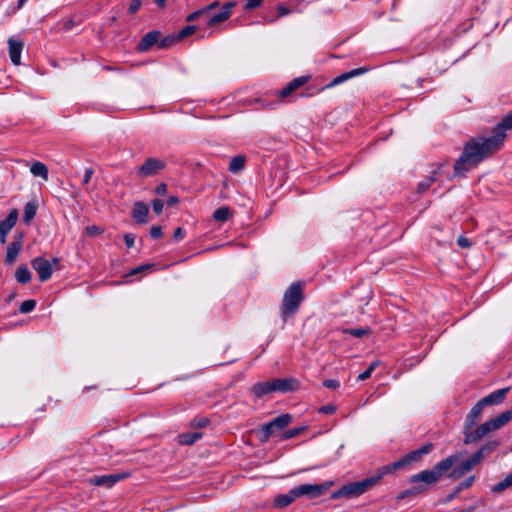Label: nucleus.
Returning <instances> with one entry per match:
<instances>
[{
  "label": "nucleus",
  "instance_id": "obj_1",
  "mask_svg": "<svg viewBox=\"0 0 512 512\" xmlns=\"http://www.w3.org/2000/svg\"><path fill=\"white\" fill-rule=\"evenodd\" d=\"M512 129V112L507 114L486 138H473L468 141L462 154L454 164L456 174L467 172L488 156L498 151L506 138V131Z\"/></svg>",
  "mask_w": 512,
  "mask_h": 512
},
{
  "label": "nucleus",
  "instance_id": "obj_2",
  "mask_svg": "<svg viewBox=\"0 0 512 512\" xmlns=\"http://www.w3.org/2000/svg\"><path fill=\"white\" fill-rule=\"evenodd\" d=\"M462 458L461 453H456L438 462L431 470H423L417 474L410 476L409 482L413 484L423 483L425 485H433L449 471L452 466Z\"/></svg>",
  "mask_w": 512,
  "mask_h": 512
},
{
  "label": "nucleus",
  "instance_id": "obj_3",
  "mask_svg": "<svg viewBox=\"0 0 512 512\" xmlns=\"http://www.w3.org/2000/svg\"><path fill=\"white\" fill-rule=\"evenodd\" d=\"M382 469L379 468L376 475L365 478L361 481L351 482L343 485L331 494L332 499L352 498L364 494L366 491L374 487L383 478Z\"/></svg>",
  "mask_w": 512,
  "mask_h": 512
},
{
  "label": "nucleus",
  "instance_id": "obj_4",
  "mask_svg": "<svg viewBox=\"0 0 512 512\" xmlns=\"http://www.w3.org/2000/svg\"><path fill=\"white\" fill-rule=\"evenodd\" d=\"M303 299V285L301 282H295L286 289L280 307V314L284 321L298 311Z\"/></svg>",
  "mask_w": 512,
  "mask_h": 512
},
{
  "label": "nucleus",
  "instance_id": "obj_5",
  "mask_svg": "<svg viewBox=\"0 0 512 512\" xmlns=\"http://www.w3.org/2000/svg\"><path fill=\"white\" fill-rule=\"evenodd\" d=\"M218 6H219V1H214L206 6L202 7V9L206 15V18H207L206 26L208 28L216 27V26L224 23L225 21H227L231 17V15L233 13V9L236 7V2L228 1L220 7V10L218 12L212 14V12Z\"/></svg>",
  "mask_w": 512,
  "mask_h": 512
},
{
  "label": "nucleus",
  "instance_id": "obj_6",
  "mask_svg": "<svg viewBox=\"0 0 512 512\" xmlns=\"http://www.w3.org/2000/svg\"><path fill=\"white\" fill-rule=\"evenodd\" d=\"M432 449H433V444L427 443V444L421 446L420 448L407 453L399 460H397L389 465L382 466L381 467L382 474H384V475L391 474L407 465L419 462L423 458V456L430 453L432 451Z\"/></svg>",
  "mask_w": 512,
  "mask_h": 512
},
{
  "label": "nucleus",
  "instance_id": "obj_7",
  "mask_svg": "<svg viewBox=\"0 0 512 512\" xmlns=\"http://www.w3.org/2000/svg\"><path fill=\"white\" fill-rule=\"evenodd\" d=\"M292 421V416L288 413L282 414L270 422L264 424L260 430V439L262 442L268 441V439L274 435L277 431H281L286 428Z\"/></svg>",
  "mask_w": 512,
  "mask_h": 512
},
{
  "label": "nucleus",
  "instance_id": "obj_8",
  "mask_svg": "<svg viewBox=\"0 0 512 512\" xmlns=\"http://www.w3.org/2000/svg\"><path fill=\"white\" fill-rule=\"evenodd\" d=\"M333 485V481H325L320 484H301L297 487H294V489L298 498L307 497L309 499H314L325 494L326 491Z\"/></svg>",
  "mask_w": 512,
  "mask_h": 512
},
{
  "label": "nucleus",
  "instance_id": "obj_9",
  "mask_svg": "<svg viewBox=\"0 0 512 512\" xmlns=\"http://www.w3.org/2000/svg\"><path fill=\"white\" fill-rule=\"evenodd\" d=\"M58 263L59 259L56 257L51 261L43 257H36L31 261L32 268L37 272L41 282H45L51 278L53 266L58 265Z\"/></svg>",
  "mask_w": 512,
  "mask_h": 512
},
{
  "label": "nucleus",
  "instance_id": "obj_10",
  "mask_svg": "<svg viewBox=\"0 0 512 512\" xmlns=\"http://www.w3.org/2000/svg\"><path fill=\"white\" fill-rule=\"evenodd\" d=\"M166 167L165 161L153 157L147 158L137 169L139 178H147L157 175Z\"/></svg>",
  "mask_w": 512,
  "mask_h": 512
},
{
  "label": "nucleus",
  "instance_id": "obj_11",
  "mask_svg": "<svg viewBox=\"0 0 512 512\" xmlns=\"http://www.w3.org/2000/svg\"><path fill=\"white\" fill-rule=\"evenodd\" d=\"M482 459L480 458V454L476 452L470 456L467 460L462 462L460 465L456 466L450 473L451 478H460L471 471L475 466H477Z\"/></svg>",
  "mask_w": 512,
  "mask_h": 512
},
{
  "label": "nucleus",
  "instance_id": "obj_12",
  "mask_svg": "<svg viewBox=\"0 0 512 512\" xmlns=\"http://www.w3.org/2000/svg\"><path fill=\"white\" fill-rule=\"evenodd\" d=\"M124 478V474H109L102 476H93L89 478L87 482L94 486H104L106 488H110Z\"/></svg>",
  "mask_w": 512,
  "mask_h": 512
},
{
  "label": "nucleus",
  "instance_id": "obj_13",
  "mask_svg": "<svg viewBox=\"0 0 512 512\" xmlns=\"http://www.w3.org/2000/svg\"><path fill=\"white\" fill-rule=\"evenodd\" d=\"M472 428H466L464 426V443L465 444H471L475 443L478 440H480L482 437H484L486 434L490 433L488 425L485 423L481 424L479 427H477L475 430H471Z\"/></svg>",
  "mask_w": 512,
  "mask_h": 512
},
{
  "label": "nucleus",
  "instance_id": "obj_14",
  "mask_svg": "<svg viewBox=\"0 0 512 512\" xmlns=\"http://www.w3.org/2000/svg\"><path fill=\"white\" fill-rule=\"evenodd\" d=\"M309 78L310 76H300L293 79L278 92L279 98L284 99L290 96L294 91L305 85L308 82Z\"/></svg>",
  "mask_w": 512,
  "mask_h": 512
},
{
  "label": "nucleus",
  "instance_id": "obj_15",
  "mask_svg": "<svg viewBox=\"0 0 512 512\" xmlns=\"http://www.w3.org/2000/svg\"><path fill=\"white\" fill-rule=\"evenodd\" d=\"M160 38V32L157 30L150 31L146 33L141 41L137 44L138 52H146L148 51L154 44L158 42Z\"/></svg>",
  "mask_w": 512,
  "mask_h": 512
},
{
  "label": "nucleus",
  "instance_id": "obj_16",
  "mask_svg": "<svg viewBox=\"0 0 512 512\" xmlns=\"http://www.w3.org/2000/svg\"><path fill=\"white\" fill-rule=\"evenodd\" d=\"M368 69L364 67L352 69L350 71L344 72L341 75L335 77L327 86L326 88H332L334 86H337L353 77L360 76L367 72Z\"/></svg>",
  "mask_w": 512,
  "mask_h": 512
},
{
  "label": "nucleus",
  "instance_id": "obj_17",
  "mask_svg": "<svg viewBox=\"0 0 512 512\" xmlns=\"http://www.w3.org/2000/svg\"><path fill=\"white\" fill-rule=\"evenodd\" d=\"M510 388H502L496 391H493L492 393L488 394L484 398H482L480 401L485 406L487 405H497L503 402L505 399L507 393L509 392Z\"/></svg>",
  "mask_w": 512,
  "mask_h": 512
},
{
  "label": "nucleus",
  "instance_id": "obj_18",
  "mask_svg": "<svg viewBox=\"0 0 512 512\" xmlns=\"http://www.w3.org/2000/svg\"><path fill=\"white\" fill-rule=\"evenodd\" d=\"M9 57L14 65H19L21 60V53L23 50V42L13 38L8 39Z\"/></svg>",
  "mask_w": 512,
  "mask_h": 512
},
{
  "label": "nucleus",
  "instance_id": "obj_19",
  "mask_svg": "<svg viewBox=\"0 0 512 512\" xmlns=\"http://www.w3.org/2000/svg\"><path fill=\"white\" fill-rule=\"evenodd\" d=\"M512 419V410H508L502 412L497 417L486 421V424L489 427L490 432L495 431L505 424H507Z\"/></svg>",
  "mask_w": 512,
  "mask_h": 512
},
{
  "label": "nucleus",
  "instance_id": "obj_20",
  "mask_svg": "<svg viewBox=\"0 0 512 512\" xmlns=\"http://www.w3.org/2000/svg\"><path fill=\"white\" fill-rule=\"evenodd\" d=\"M483 408L484 405L481 403L480 400L471 408V410L469 411L465 418L464 426H466V428H473L477 424Z\"/></svg>",
  "mask_w": 512,
  "mask_h": 512
},
{
  "label": "nucleus",
  "instance_id": "obj_21",
  "mask_svg": "<svg viewBox=\"0 0 512 512\" xmlns=\"http://www.w3.org/2000/svg\"><path fill=\"white\" fill-rule=\"evenodd\" d=\"M148 212V206L145 203L138 201L134 204L133 207V218L136 222L140 224L147 223Z\"/></svg>",
  "mask_w": 512,
  "mask_h": 512
},
{
  "label": "nucleus",
  "instance_id": "obj_22",
  "mask_svg": "<svg viewBox=\"0 0 512 512\" xmlns=\"http://www.w3.org/2000/svg\"><path fill=\"white\" fill-rule=\"evenodd\" d=\"M297 494L294 488L286 494H279L274 498V505L278 508H285L292 504L297 499Z\"/></svg>",
  "mask_w": 512,
  "mask_h": 512
},
{
  "label": "nucleus",
  "instance_id": "obj_23",
  "mask_svg": "<svg viewBox=\"0 0 512 512\" xmlns=\"http://www.w3.org/2000/svg\"><path fill=\"white\" fill-rule=\"evenodd\" d=\"M18 210L16 208L12 209L8 216L0 222V231L9 233L11 229L15 226L18 220Z\"/></svg>",
  "mask_w": 512,
  "mask_h": 512
},
{
  "label": "nucleus",
  "instance_id": "obj_24",
  "mask_svg": "<svg viewBox=\"0 0 512 512\" xmlns=\"http://www.w3.org/2000/svg\"><path fill=\"white\" fill-rule=\"evenodd\" d=\"M274 391H275V387H274L273 380L266 381V382H258L252 388V392L257 397H262V396L267 395Z\"/></svg>",
  "mask_w": 512,
  "mask_h": 512
},
{
  "label": "nucleus",
  "instance_id": "obj_25",
  "mask_svg": "<svg viewBox=\"0 0 512 512\" xmlns=\"http://www.w3.org/2000/svg\"><path fill=\"white\" fill-rule=\"evenodd\" d=\"M38 209V203L35 199L27 202L24 206V214H23V222L25 224H30V222L34 219L36 212Z\"/></svg>",
  "mask_w": 512,
  "mask_h": 512
},
{
  "label": "nucleus",
  "instance_id": "obj_26",
  "mask_svg": "<svg viewBox=\"0 0 512 512\" xmlns=\"http://www.w3.org/2000/svg\"><path fill=\"white\" fill-rule=\"evenodd\" d=\"M275 391L288 392L295 389L296 381L293 379H273Z\"/></svg>",
  "mask_w": 512,
  "mask_h": 512
},
{
  "label": "nucleus",
  "instance_id": "obj_27",
  "mask_svg": "<svg viewBox=\"0 0 512 512\" xmlns=\"http://www.w3.org/2000/svg\"><path fill=\"white\" fill-rule=\"evenodd\" d=\"M30 172L36 177H41L44 181L48 180V168L42 162L35 161L32 163Z\"/></svg>",
  "mask_w": 512,
  "mask_h": 512
},
{
  "label": "nucleus",
  "instance_id": "obj_28",
  "mask_svg": "<svg viewBox=\"0 0 512 512\" xmlns=\"http://www.w3.org/2000/svg\"><path fill=\"white\" fill-rule=\"evenodd\" d=\"M202 437L200 432H187L178 436V442L181 445H192Z\"/></svg>",
  "mask_w": 512,
  "mask_h": 512
},
{
  "label": "nucleus",
  "instance_id": "obj_29",
  "mask_svg": "<svg viewBox=\"0 0 512 512\" xmlns=\"http://www.w3.org/2000/svg\"><path fill=\"white\" fill-rule=\"evenodd\" d=\"M19 251H20V246L17 243H15V242L10 243L7 247L5 262L7 264H13L19 254Z\"/></svg>",
  "mask_w": 512,
  "mask_h": 512
},
{
  "label": "nucleus",
  "instance_id": "obj_30",
  "mask_svg": "<svg viewBox=\"0 0 512 512\" xmlns=\"http://www.w3.org/2000/svg\"><path fill=\"white\" fill-rule=\"evenodd\" d=\"M245 165V157L242 155L234 156L229 163V171L232 173H238L243 170Z\"/></svg>",
  "mask_w": 512,
  "mask_h": 512
},
{
  "label": "nucleus",
  "instance_id": "obj_31",
  "mask_svg": "<svg viewBox=\"0 0 512 512\" xmlns=\"http://www.w3.org/2000/svg\"><path fill=\"white\" fill-rule=\"evenodd\" d=\"M16 280L21 284H26L31 281V272L26 266H20L15 272Z\"/></svg>",
  "mask_w": 512,
  "mask_h": 512
},
{
  "label": "nucleus",
  "instance_id": "obj_32",
  "mask_svg": "<svg viewBox=\"0 0 512 512\" xmlns=\"http://www.w3.org/2000/svg\"><path fill=\"white\" fill-rule=\"evenodd\" d=\"M511 486H512V472L509 473L502 481L495 484L491 488V491L493 493H500Z\"/></svg>",
  "mask_w": 512,
  "mask_h": 512
},
{
  "label": "nucleus",
  "instance_id": "obj_33",
  "mask_svg": "<svg viewBox=\"0 0 512 512\" xmlns=\"http://www.w3.org/2000/svg\"><path fill=\"white\" fill-rule=\"evenodd\" d=\"M231 211L229 207L223 206L216 209L213 213V219L218 222H225L229 219Z\"/></svg>",
  "mask_w": 512,
  "mask_h": 512
},
{
  "label": "nucleus",
  "instance_id": "obj_34",
  "mask_svg": "<svg viewBox=\"0 0 512 512\" xmlns=\"http://www.w3.org/2000/svg\"><path fill=\"white\" fill-rule=\"evenodd\" d=\"M345 334H349L355 338H362L371 333L369 328H348L343 331Z\"/></svg>",
  "mask_w": 512,
  "mask_h": 512
},
{
  "label": "nucleus",
  "instance_id": "obj_35",
  "mask_svg": "<svg viewBox=\"0 0 512 512\" xmlns=\"http://www.w3.org/2000/svg\"><path fill=\"white\" fill-rule=\"evenodd\" d=\"M437 175H438L437 171H433L431 176H429L424 181L420 182L417 187V192L423 193L426 190H428V188L431 186V184L436 180Z\"/></svg>",
  "mask_w": 512,
  "mask_h": 512
},
{
  "label": "nucleus",
  "instance_id": "obj_36",
  "mask_svg": "<svg viewBox=\"0 0 512 512\" xmlns=\"http://www.w3.org/2000/svg\"><path fill=\"white\" fill-rule=\"evenodd\" d=\"M426 490V488L423 486V485H417V486H414L410 489H407V490H404L402 491L398 498L399 499H404L406 497H410V496H414V495H417L419 493H422Z\"/></svg>",
  "mask_w": 512,
  "mask_h": 512
},
{
  "label": "nucleus",
  "instance_id": "obj_37",
  "mask_svg": "<svg viewBox=\"0 0 512 512\" xmlns=\"http://www.w3.org/2000/svg\"><path fill=\"white\" fill-rule=\"evenodd\" d=\"M498 445V441L489 442L483 445L478 451H476V453L480 454V458L483 460L485 456L491 453Z\"/></svg>",
  "mask_w": 512,
  "mask_h": 512
},
{
  "label": "nucleus",
  "instance_id": "obj_38",
  "mask_svg": "<svg viewBox=\"0 0 512 512\" xmlns=\"http://www.w3.org/2000/svg\"><path fill=\"white\" fill-rule=\"evenodd\" d=\"M378 365H379V361H373L372 363H370V365L368 366V368L365 371H363L362 373H360L358 375L357 379L359 381L367 380L368 378L371 377V374L378 367Z\"/></svg>",
  "mask_w": 512,
  "mask_h": 512
},
{
  "label": "nucleus",
  "instance_id": "obj_39",
  "mask_svg": "<svg viewBox=\"0 0 512 512\" xmlns=\"http://www.w3.org/2000/svg\"><path fill=\"white\" fill-rule=\"evenodd\" d=\"M304 430H305V427H297V428L289 429L282 434L281 439L287 440V439L294 438V437L300 435Z\"/></svg>",
  "mask_w": 512,
  "mask_h": 512
},
{
  "label": "nucleus",
  "instance_id": "obj_40",
  "mask_svg": "<svg viewBox=\"0 0 512 512\" xmlns=\"http://www.w3.org/2000/svg\"><path fill=\"white\" fill-rule=\"evenodd\" d=\"M35 306H36L35 300H32V299L26 300V301L22 302V304L20 305L19 311L22 314H26V313H29L32 310H34Z\"/></svg>",
  "mask_w": 512,
  "mask_h": 512
},
{
  "label": "nucleus",
  "instance_id": "obj_41",
  "mask_svg": "<svg viewBox=\"0 0 512 512\" xmlns=\"http://www.w3.org/2000/svg\"><path fill=\"white\" fill-rule=\"evenodd\" d=\"M196 31H197L196 25H187L180 30L178 36L180 39H184V38L194 34Z\"/></svg>",
  "mask_w": 512,
  "mask_h": 512
},
{
  "label": "nucleus",
  "instance_id": "obj_42",
  "mask_svg": "<svg viewBox=\"0 0 512 512\" xmlns=\"http://www.w3.org/2000/svg\"><path fill=\"white\" fill-rule=\"evenodd\" d=\"M275 10H276L277 17H279V18L289 15L292 12V10L284 4L277 5Z\"/></svg>",
  "mask_w": 512,
  "mask_h": 512
},
{
  "label": "nucleus",
  "instance_id": "obj_43",
  "mask_svg": "<svg viewBox=\"0 0 512 512\" xmlns=\"http://www.w3.org/2000/svg\"><path fill=\"white\" fill-rule=\"evenodd\" d=\"M201 17H206L204 11L202 8L190 13L187 17H186V22H193Z\"/></svg>",
  "mask_w": 512,
  "mask_h": 512
},
{
  "label": "nucleus",
  "instance_id": "obj_44",
  "mask_svg": "<svg viewBox=\"0 0 512 512\" xmlns=\"http://www.w3.org/2000/svg\"><path fill=\"white\" fill-rule=\"evenodd\" d=\"M142 5V0H132L129 7L128 12L129 14L133 15L137 13Z\"/></svg>",
  "mask_w": 512,
  "mask_h": 512
},
{
  "label": "nucleus",
  "instance_id": "obj_45",
  "mask_svg": "<svg viewBox=\"0 0 512 512\" xmlns=\"http://www.w3.org/2000/svg\"><path fill=\"white\" fill-rule=\"evenodd\" d=\"M85 231L88 236L94 237L96 235L101 234L103 230L99 226L91 225V226H87Z\"/></svg>",
  "mask_w": 512,
  "mask_h": 512
},
{
  "label": "nucleus",
  "instance_id": "obj_46",
  "mask_svg": "<svg viewBox=\"0 0 512 512\" xmlns=\"http://www.w3.org/2000/svg\"><path fill=\"white\" fill-rule=\"evenodd\" d=\"M152 207H153V211L156 214H160L163 211L164 203L160 199H154L152 201Z\"/></svg>",
  "mask_w": 512,
  "mask_h": 512
},
{
  "label": "nucleus",
  "instance_id": "obj_47",
  "mask_svg": "<svg viewBox=\"0 0 512 512\" xmlns=\"http://www.w3.org/2000/svg\"><path fill=\"white\" fill-rule=\"evenodd\" d=\"M150 235L154 239H159L162 237V228L158 225H153L150 228Z\"/></svg>",
  "mask_w": 512,
  "mask_h": 512
},
{
  "label": "nucleus",
  "instance_id": "obj_48",
  "mask_svg": "<svg viewBox=\"0 0 512 512\" xmlns=\"http://www.w3.org/2000/svg\"><path fill=\"white\" fill-rule=\"evenodd\" d=\"M323 386L328 389H337L340 387V382L335 379H327L323 382Z\"/></svg>",
  "mask_w": 512,
  "mask_h": 512
},
{
  "label": "nucleus",
  "instance_id": "obj_49",
  "mask_svg": "<svg viewBox=\"0 0 512 512\" xmlns=\"http://www.w3.org/2000/svg\"><path fill=\"white\" fill-rule=\"evenodd\" d=\"M457 244L459 245V247L464 248V249L470 248L472 245L471 241L467 237H464V236L458 237Z\"/></svg>",
  "mask_w": 512,
  "mask_h": 512
},
{
  "label": "nucleus",
  "instance_id": "obj_50",
  "mask_svg": "<svg viewBox=\"0 0 512 512\" xmlns=\"http://www.w3.org/2000/svg\"><path fill=\"white\" fill-rule=\"evenodd\" d=\"M262 4V0H246L245 10H253Z\"/></svg>",
  "mask_w": 512,
  "mask_h": 512
},
{
  "label": "nucleus",
  "instance_id": "obj_51",
  "mask_svg": "<svg viewBox=\"0 0 512 512\" xmlns=\"http://www.w3.org/2000/svg\"><path fill=\"white\" fill-rule=\"evenodd\" d=\"M209 420L207 418L194 419L192 421V426L195 428H203L207 426Z\"/></svg>",
  "mask_w": 512,
  "mask_h": 512
},
{
  "label": "nucleus",
  "instance_id": "obj_52",
  "mask_svg": "<svg viewBox=\"0 0 512 512\" xmlns=\"http://www.w3.org/2000/svg\"><path fill=\"white\" fill-rule=\"evenodd\" d=\"M124 241L128 248H132L134 246L135 236L131 233H126L124 235Z\"/></svg>",
  "mask_w": 512,
  "mask_h": 512
},
{
  "label": "nucleus",
  "instance_id": "obj_53",
  "mask_svg": "<svg viewBox=\"0 0 512 512\" xmlns=\"http://www.w3.org/2000/svg\"><path fill=\"white\" fill-rule=\"evenodd\" d=\"M184 237H185V231H184L181 227H177V228L174 230L173 238H174L176 241H180V240H182Z\"/></svg>",
  "mask_w": 512,
  "mask_h": 512
},
{
  "label": "nucleus",
  "instance_id": "obj_54",
  "mask_svg": "<svg viewBox=\"0 0 512 512\" xmlns=\"http://www.w3.org/2000/svg\"><path fill=\"white\" fill-rule=\"evenodd\" d=\"M93 173H94V170L92 168H86L85 169L84 177H83V180H82V183L84 185H87L89 183Z\"/></svg>",
  "mask_w": 512,
  "mask_h": 512
},
{
  "label": "nucleus",
  "instance_id": "obj_55",
  "mask_svg": "<svg viewBox=\"0 0 512 512\" xmlns=\"http://www.w3.org/2000/svg\"><path fill=\"white\" fill-rule=\"evenodd\" d=\"M335 410H336V407L332 404H329V405L322 406L319 409V412L324 413V414H333L335 412Z\"/></svg>",
  "mask_w": 512,
  "mask_h": 512
},
{
  "label": "nucleus",
  "instance_id": "obj_56",
  "mask_svg": "<svg viewBox=\"0 0 512 512\" xmlns=\"http://www.w3.org/2000/svg\"><path fill=\"white\" fill-rule=\"evenodd\" d=\"M155 192L158 195H164L167 192V185L165 183H160L155 188Z\"/></svg>",
  "mask_w": 512,
  "mask_h": 512
},
{
  "label": "nucleus",
  "instance_id": "obj_57",
  "mask_svg": "<svg viewBox=\"0 0 512 512\" xmlns=\"http://www.w3.org/2000/svg\"><path fill=\"white\" fill-rule=\"evenodd\" d=\"M151 268V265H142V266H138L136 267L135 269H133L131 272H130V275H136L146 269H150Z\"/></svg>",
  "mask_w": 512,
  "mask_h": 512
},
{
  "label": "nucleus",
  "instance_id": "obj_58",
  "mask_svg": "<svg viewBox=\"0 0 512 512\" xmlns=\"http://www.w3.org/2000/svg\"><path fill=\"white\" fill-rule=\"evenodd\" d=\"M473 481H474V477L471 476V477L467 478L464 482H462L460 484V486H461V488H468L472 485Z\"/></svg>",
  "mask_w": 512,
  "mask_h": 512
},
{
  "label": "nucleus",
  "instance_id": "obj_59",
  "mask_svg": "<svg viewBox=\"0 0 512 512\" xmlns=\"http://www.w3.org/2000/svg\"><path fill=\"white\" fill-rule=\"evenodd\" d=\"M179 202V199L177 196H170L167 200V205L168 206H174L175 204H177Z\"/></svg>",
  "mask_w": 512,
  "mask_h": 512
},
{
  "label": "nucleus",
  "instance_id": "obj_60",
  "mask_svg": "<svg viewBox=\"0 0 512 512\" xmlns=\"http://www.w3.org/2000/svg\"><path fill=\"white\" fill-rule=\"evenodd\" d=\"M265 21L268 22V23H273L275 22L277 19H279V17H277V14L275 15H266L264 17Z\"/></svg>",
  "mask_w": 512,
  "mask_h": 512
},
{
  "label": "nucleus",
  "instance_id": "obj_61",
  "mask_svg": "<svg viewBox=\"0 0 512 512\" xmlns=\"http://www.w3.org/2000/svg\"><path fill=\"white\" fill-rule=\"evenodd\" d=\"M154 2L159 8H164L166 6V0H154Z\"/></svg>",
  "mask_w": 512,
  "mask_h": 512
},
{
  "label": "nucleus",
  "instance_id": "obj_62",
  "mask_svg": "<svg viewBox=\"0 0 512 512\" xmlns=\"http://www.w3.org/2000/svg\"><path fill=\"white\" fill-rule=\"evenodd\" d=\"M8 233L0 231V243L4 244L6 242V236Z\"/></svg>",
  "mask_w": 512,
  "mask_h": 512
},
{
  "label": "nucleus",
  "instance_id": "obj_63",
  "mask_svg": "<svg viewBox=\"0 0 512 512\" xmlns=\"http://www.w3.org/2000/svg\"><path fill=\"white\" fill-rule=\"evenodd\" d=\"M25 2H26V0H18V4H17L18 8H21Z\"/></svg>",
  "mask_w": 512,
  "mask_h": 512
},
{
  "label": "nucleus",
  "instance_id": "obj_64",
  "mask_svg": "<svg viewBox=\"0 0 512 512\" xmlns=\"http://www.w3.org/2000/svg\"><path fill=\"white\" fill-rule=\"evenodd\" d=\"M166 45H167L166 40H163V41H161V42L159 43V47H160V48H164V47H166Z\"/></svg>",
  "mask_w": 512,
  "mask_h": 512
}]
</instances>
